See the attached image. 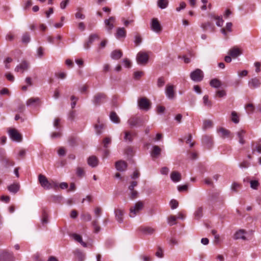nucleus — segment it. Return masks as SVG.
<instances>
[{"label": "nucleus", "instance_id": "obj_42", "mask_svg": "<svg viewBox=\"0 0 261 261\" xmlns=\"http://www.w3.org/2000/svg\"><path fill=\"white\" fill-rule=\"evenodd\" d=\"M75 254L79 259V261H83L85 258V254L79 250H75Z\"/></svg>", "mask_w": 261, "mask_h": 261}, {"label": "nucleus", "instance_id": "obj_50", "mask_svg": "<svg viewBox=\"0 0 261 261\" xmlns=\"http://www.w3.org/2000/svg\"><path fill=\"white\" fill-rule=\"evenodd\" d=\"M82 219L85 221H90L92 219L91 216L89 213H84L81 215Z\"/></svg>", "mask_w": 261, "mask_h": 261}, {"label": "nucleus", "instance_id": "obj_11", "mask_svg": "<svg viewBox=\"0 0 261 261\" xmlns=\"http://www.w3.org/2000/svg\"><path fill=\"white\" fill-rule=\"evenodd\" d=\"M41 104V101L39 97H31L28 99L26 102V105L28 107H37Z\"/></svg>", "mask_w": 261, "mask_h": 261}, {"label": "nucleus", "instance_id": "obj_63", "mask_svg": "<svg viewBox=\"0 0 261 261\" xmlns=\"http://www.w3.org/2000/svg\"><path fill=\"white\" fill-rule=\"evenodd\" d=\"M142 42V38L140 35H136L135 37V43L139 45Z\"/></svg>", "mask_w": 261, "mask_h": 261}, {"label": "nucleus", "instance_id": "obj_22", "mask_svg": "<svg viewBox=\"0 0 261 261\" xmlns=\"http://www.w3.org/2000/svg\"><path fill=\"white\" fill-rule=\"evenodd\" d=\"M245 234L246 231L245 230L240 229L235 233L234 235V239L235 240L242 239L245 240H246Z\"/></svg>", "mask_w": 261, "mask_h": 261}, {"label": "nucleus", "instance_id": "obj_43", "mask_svg": "<svg viewBox=\"0 0 261 261\" xmlns=\"http://www.w3.org/2000/svg\"><path fill=\"white\" fill-rule=\"evenodd\" d=\"M177 218L175 216L171 215L168 218V223L170 226H172L176 224Z\"/></svg>", "mask_w": 261, "mask_h": 261}, {"label": "nucleus", "instance_id": "obj_61", "mask_svg": "<svg viewBox=\"0 0 261 261\" xmlns=\"http://www.w3.org/2000/svg\"><path fill=\"white\" fill-rule=\"evenodd\" d=\"M255 151H256L259 153H261V144L260 143L257 144L255 148L253 149L252 153H254Z\"/></svg>", "mask_w": 261, "mask_h": 261}, {"label": "nucleus", "instance_id": "obj_10", "mask_svg": "<svg viewBox=\"0 0 261 261\" xmlns=\"http://www.w3.org/2000/svg\"><path fill=\"white\" fill-rule=\"evenodd\" d=\"M128 123L131 127H134L141 125L142 122L140 117H132L128 119Z\"/></svg>", "mask_w": 261, "mask_h": 261}, {"label": "nucleus", "instance_id": "obj_47", "mask_svg": "<svg viewBox=\"0 0 261 261\" xmlns=\"http://www.w3.org/2000/svg\"><path fill=\"white\" fill-rule=\"evenodd\" d=\"M111 143V138L110 137H106L102 142L103 147L106 148L108 147V145Z\"/></svg>", "mask_w": 261, "mask_h": 261}, {"label": "nucleus", "instance_id": "obj_32", "mask_svg": "<svg viewBox=\"0 0 261 261\" xmlns=\"http://www.w3.org/2000/svg\"><path fill=\"white\" fill-rule=\"evenodd\" d=\"M210 85L214 88H218L222 86L220 81L217 79H212L210 83Z\"/></svg>", "mask_w": 261, "mask_h": 261}, {"label": "nucleus", "instance_id": "obj_2", "mask_svg": "<svg viewBox=\"0 0 261 261\" xmlns=\"http://www.w3.org/2000/svg\"><path fill=\"white\" fill-rule=\"evenodd\" d=\"M8 135L13 141L20 142L22 141V136L15 128H9L8 130Z\"/></svg>", "mask_w": 261, "mask_h": 261}, {"label": "nucleus", "instance_id": "obj_45", "mask_svg": "<svg viewBox=\"0 0 261 261\" xmlns=\"http://www.w3.org/2000/svg\"><path fill=\"white\" fill-rule=\"evenodd\" d=\"M124 134L125 136L124 139L125 141H129L130 142H132L133 140L132 134L129 132H125Z\"/></svg>", "mask_w": 261, "mask_h": 261}, {"label": "nucleus", "instance_id": "obj_6", "mask_svg": "<svg viewBox=\"0 0 261 261\" xmlns=\"http://www.w3.org/2000/svg\"><path fill=\"white\" fill-rule=\"evenodd\" d=\"M148 55L146 53L140 51L137 55V61L139 64L145 65L148 61Z\"/></svg>", "mask_w": 261, "mask_h": 261}, {"label": "nucleus", "instance_id": "obj_46", "mask_svg": "<svg viewBox=\"0 0 261 261\" xmlns=\"http://www.w3.org/2000/svg\"><path fill=\"white\" fill-rule=\"evenodd\" d=\"M231 120L235 123H238L239 122V116L235 111H233L231 113Z\"/></svg>", "mask_w": 261, "mask_h": 261}, {"label": "nucleus", "instance_id": "obj_60", "mask_svg": "<svg viewBox=\"0 0 261 261\" xmlns=\"http://www.w3.org/2000/svg\"><path fill=\"white\" fill-rule=\"evenodd\" d=\"M165 84V81L164 80V78L162 77H161L158 79V82H157V85L159 87H162L163 86V85Z\"/></svg>", "mask_w": 261, "mask_h": 261}, {"label": "nucleus", "instance_id": "obj_51", "mask_svg": "<svg viewBox=\"0 0 261 261\" xmlns=\"http://www.w3.org/2000/svg\"><path fill=\"white\" fill-rule=\"evenodd\" d=\"M214 19L217 20L216 25L218 27H221L223 23L222 18L220 16H214Z\"/></svg>", "mask_w": 261, "mask_h": 261}, {"label": "nucleus", "instance_id": "obj_41", "mask_svg": "<svg viewBox=\"0 0 261 261\" xmlns=\"http://www.w3.org/2000/svg\"><path fill=\"white\" fill-rule=\"evenodd\" d=\"M245 108L248 114H252L254 111V107L252 103H248L245 105Z\"/></svg>", "mask_w": 261, "mask_h": 261}, {"label": "nucleus", "instance_id": "obj_54", "mask_svg": "<svg viewBox=\"0 0 261 261\" xmlns=\"http://www.w3.org/2000/svg\"><path fill=\"white\" fill-rule=\"evenodd\" d=\"M155 255L159 258H162L164 256L163 249L160 247H158L157 251L155 252Z\"/></svg>", "mask_w": 261, "mask_h": 261}, {"label": "nucleus", "instance_id": "obj_33", "mask_svg": "<svg viewBox=\"0 0 261 261\" xmlns=\"http://www.w3.org/2000/svg\"><path fill=\"white\" fill-rule=\"evenodd\" d=\"M202 143L206 145L208 147H211L212 145V139L211 137L205 136L202 138Z\"/></svg>", "mask_w": 261, "mask_h": 261}, {"label": "nucleus", "instance_id": "obj_55", "mask_svg": "<svg viewBox=\"0 0 261 261\" xmlns=\"http://www.w3.org/2000/svg\"><path fill=\"white\" fill-rule=\"evenodd\" d=\"M102 212V209L100 207H96L94 210V214L96 218H99Z\"/></svg>", "mask_w": 261, "mask_h": 261}, {"label": "nucleus", "instance_id": "obj_18", "mask_svg": "<svg viewBox=\"0 0 261 261\" xmlns=\"http://www.w3.org/2000/svg\"><path fill=\"white\" fill-rule=\"evenodd\" d=\"M28 68L29 64L26 61H23L16 67L15 71L16 72L20 71L23 72L24 71L27 70Z\"/></svg>", "mask_w": 261, "mask_h": 261}, {"label": "nucleus", "instance_id": "obj_34", "mask_svg": "<svg viewBox=\"0 0 261 261\" xmlns=\"http://www.w3.org/2000/svg\"><path fill=\"white\" fill-rule=\"evenodd\" d=\"M203 215V208L202 207H198L194 213V217L195 219L198 220L202 217Z\"/></svg>", "mask_w": 261, "mask_h": 261}, {"label": "nucleus", "instance_id": "obj_38", "mask_svg": "<svg viewBox=\"0 0 261 261\" xmlns=\"http://www.w3.org/2000/svg\"><path fill=\"white\" fill-rule=\"evenodd\" d=\"M203 102L204 106L208 108H211L212 106V102L208 99V96L207 95H204L203 97Z\"/></svg>", "mask_w": 261, "mask_h": 261}, {"label": "nucleus", "instance_id": "obj_39", "mask_svg": "<svg viewBox=\"0 0 261 261\" xmlns=\"http://www.w3.org/2000/svg\"><path fill=\"white\" fill-rule=\"evenodd\" d=\"M232 24L231 22H227L226 25V28H222L221 30V33L225 36H227V33L226 32V30H227L228 32H231V27Z\"/></svg>", "mask_w": 261, "mask_h": 261}, {"label": "nucleus", "instance_id": "obj_58", "mask_svg": "<svg viewBox=\"0 0 261 261\" xmlns=\"http://www.w3.org/2000/svg\"><path fill=\"white\" fill-rule=\"evenodd\" d=\"M37 55L39 58H41L44 55V49L42 47L37 49Z\"/></svg>", "mask_w": 261, "mask_h": 261}, {"label": "nucleus", "instance_id": "obj_20", "mask_svg": "<svg viewBox=\"0 0 261 261\" xmlns=\"http://www.w3.org/2000/svg\"><path fill=\"white\" fill-rule=\"evenodd\" d=\"M245 134L246 131L243 129H240L237 132V136L238 138L239 142L241 144H244L245 143V141L244 139Z\"/></svg>", "mask_w": 261, "mask_h": 261}, {"label": "nucleus", "instance_id": "obj_16", "mask_svg": "<svg viewBox=\"0 0 261 261\" xmlns=\"http://www.w3.org/2000/svg\"><path fill=\"white\" fill-rule=\"evenodd\" d=\"M260 82L257 77L250 79L248 81V86L251 89H255L260 86Z\"/></svg>", "mask_w": 261, "mask_h": 261}, {"label": "nucleus", "instance_id": "obj_57", "mask_svg": "<svg viewBox=\"0 0 261 261\" xmlns=\"http://www.w3.org/2000/svg\"><path fill=\"white\" fill-rule=\"evenodd\" d=\"M249 166H250V163L249 162H248L247 161H243L239 165V167L241 168H247Z\"/></svg>", "mask_w": 261, "mask_h": 261}, {"label": "nucleus", "instance_id": "obj_12", "mask_svg": "<svg viewBox=\"0 0 261 261\" xmlns=\"http://www.w3.org/2000/svg\"><path fill=\"white\" fill-rule=\"evenodd\" d=\"M99 36L97 34H91L88 38V40L87 42H86L84 46V48L86 49H88L90 48L91 44L96 40L99 39Z\"/></svg>", "mask_w": 261, "mask_h": 261}, {"label": "nucleus", "instance_id": "obj_36", "mask_svg": "<svg viewBox=\"0 0 261 261\" xmlns=\"http://www.w3.org/2000/svg\"><path fill=\"white\" fill-rule=\"evenodd\" d=\"M110 119L112 122L116 123L120 122V119L116 113L114 112H112L110 115Z\"/></svg>", "mask_w": 261, "mask_h": 261}, {"label": "nucleus", "instance_id": "obj_48", "mask_svg": "<svg viewBox=\"0 0 261 261\" xmlns=\"http://www.w3.org/2000/svg\"><path fill=\"white\" fill-rule=\"evenodd\" d=\"M105 128V125L103 124H97L95 125V129L96 133L98 135L102 133V129Z\"/></svg>", "mask_w": 261, "mask_h": 261}, {"label": "nucleus", "instance_id": "obj_1", "mask_svg": "<svg viewBox=\"0 0 261 261\" xmlns=\"http://www.w3.org/2000/svg\"><path fill=\"white\" fill-rule=\"evenodd\" d=\"M143 206L144 203L143 201H138L137 202L134 206L130 207L129 208V217L134 218L143 209Z\"/></svg>", "mask_w": 261, "mask_h": 261}, {"label": "nucleus", "instance_id": "obj_5", "mask_svg": "<svg viewBox=\"0 0 261 261\" xmlns=\"http://www.w3.org/2000/svg\"><path fill=\"white\" fill-rule=\"evenodd\" d=\"M203 73L199 69H196L190 74V77L194 82H198L201 81L203 79Z\"/></svg>", "mask_w": 261, "mask_h": 261}, {"label": "nucleus", "instance_id": "obj_13", "mask_svg": "<svg viewBox=\"0 0 261 261\" xmlns=\"http://www.w3.org/2000/svg\"><path fill=\"white\" fill-rule=\"evenodd\" d=\"M151 30L156 33H160L162 30V27L157 18H153L151 23Z\"/></svg>", "mask_w": 261, "mask_h": 261}, {"label": "nucleus", "instance_id": "obj_59", "mask_svg": "<svg viewBox=\"0 0 261 261\" xmlns=\"http://www.w3.org/2000/svg\"><path fill=\"white\" fill-rule=\"evenodd\" d=\"M186 4L185 2H180L179 4V6L176 8V10L177 12H179L181 10L184 9L186 8Z\"/></svg>", "mask_w": 261, "mask_h": 261}, {"label": "nucleus", "instance_id": "obj_49", "mask_svg": "<svg viewBox=\"0 0 261 261\" xmlns=\"http://www.w3.org/2000/svg\"><path fill=\"white\" fill-rule=\"evenodd\" d=\"M76 173L78 176H79L80 177H83L85 174V172H84V170L83 168H82V167H77L76 170Z\"/></svg>", "mask_w": 261, "mask_h": 261}, {"label": "nucleus", "instance_id": "obj_19", "mask_svg": "<svg viewBox=\"0 0 261 261\" xmlns=\"http://www.w3.org/2000/svg\"><path fill=\"white\" fill-rule=\"evenodd\" d=\"M126 32L124 28H118L116 30V37L120 39L126 37Z\"/></svg>", "mask_w": 261, "mask_h": 261}, {"label": "nucleus", "instance_id": "obj_53", "mask_svg": "<svg viewBox=\"0 0 261 261\" xmlns=\"http://www.w3.org/2000/svg\"><path fill=\"white\" fill-rule=\"evenodd\" d=\"M170 205L172 209H175L178 207V203L176 200L172 199L170 202Z\"/></svg>", "mask_w": 261, "mask_h": 261}, {"label": "nucleus", "instance_id": "obj_15", "mask_svg": "<svg viewBox=\"0 0 261 261\" xmlns=\"http://www.w3.org/2000/svg\"><path fill=\"white\" fill-rule=\"evenodd\" d=\"M165 92L167 97L169 99H172L174 98L175 92L174 90V86L173 85H167Z\"/></svg>", "mask_w": 261, "mask_h": 261}, {"label": "nucleus", "instance_id": "obj_9", "mask_svg": "<svg viewBox=\"0 0 261 261\" xmlns=\"http://www.w3.org/2000/svg\"><path fill=\"white\" fill-rule=\"evenodd\" d=\"M116 21L115 17L111 16L109 19L104 20L106 29L109 33H111L112 30L114 28V23Z\"/></svg>", "mask_w": 261, "mask_h": 261}, {"label": "nucleus", "instance_id": "obj_31", "mask_svg": "<svg viewBox=\"0 0 261 261\" xmlns=\"http://www.w3.org/2000/svg\"><path fill=\"white\" fill-rule=\"evenodd\" d=\"M219 132L221 134L222 137H230V132L224 128L221 127L219 129ZM231 138H232L231 137Z\"/></svg>", "mask_w": 261, "mask_h": 261}, {"label": "nucleus", "instance_id": "obj_7", "mask_svg": "<svg viewBox=\"0 0 261 261\" xmlns=\"http://www.w3.org/2000/svg\"><path fill=\"white\" fill-rule=\"evenodd\" d=\"M107 97L105 93H98L95 94L93 99V102L95 105H99L105 102Z\"/></svg>", "mask_w": 261, "mask_h": 261}, {"label": "nucleus", "instance_id": "obj_30", "mask_svg": "<svg viewBox=\"0 0 261 261\" xmlns=\"http://www.w3.org/2000/svg\"><path fill=\"white\" fill-rule=\"evenodd\" d=\"M247 181L248 182H250V187L254 190H257L259 186V183L258 182V180H249V179L247 178L246 179H244V181Z\"/></svg>", "mask_w": 261, "mask_h": 261}, {"label": "nucleus", "instance_id": "obj_21", "mask_svg": "<svg viewBox=\"0 0 261 261\" xmlns=\"http://www.w3.org/2000/svg\"><path fill=\"white\" fill-rule=\"evenodd\" d=\"M115 214L116 220L119 223H122L123 220V216L124 214V212L122 210L117 209L115 210Z\"/></svg>", "mask_w": 261, "mask_h": 261}, {"label": "nucleus", "instance_id": "obj_24", "mask_svg": "<svg viewBox=\"0 0 261 261\" xmlns=\"http://www.w3.org/2000/svg\"><path fill=\"white\" fill-rule=\"evenodd\" d=\"M88 164L92 167H95L98 165V160L95 156H91L88 159Z\"/></svg>", "mask_w": 261, "mask_h": 261}, {"label": "nucleus", "instance_id": "obj_8", "mask_svg": "<svg viewBox=\"0 0 261 261\" xmlns=\"http://www.w3.org/2000/svg\"><path fill=\"white\" fill-rule=\"evenodd\" d=\"M14 257L12 252L6 250L0 251V261H13Z\"/></svg>", "mask_w": 261, "mask_h": 261}, {"label": "nucleus", "instance_id": "obj_28", "mask_svg": "<svg viewBox=\"0 0 261 261\" xmlns=\"http://www.w3.org/2000/svg\"><path fill=\"white\" fill-rule=\"evenodd\" d=\"M122 56V53L120 50H115L111 54V57L114 60H118Z\"/></svg>", "mask_w": 261, "mask_h": 261}, {"label": "nucleus", "instance_id": "obj_29", "mask_svg": "<svg viewBox=\"0 0 261 261\" xmlns=\"http://www.w3.org/2000/svg\"><path fill=\"white\" fill-rule=\"evenodd\" d=\"M141 231L145 234H151L155 230L151 227H142L140 228Z\"/></svg>", "mask_w": 261, "mask_h": 261}, {"label": "nucleus", "instance_id": "obj_25", "mask_svg": "<svg viewBox=\"0 0 261 261\" xmlns=\"http://www.w3.org/2000/svg\"><path fill=\"white\" fill-rule=\"evenodd\" d=\"M70 236L76 242L80 243L83 247H86L87 244L83 241L82 237L76 233H72Z\"/></svg>", "mask_w": 261, "mask_h": 261}, {"label": "nucleus", "instance_id": "obj_52", "mask_svg": "<svg viewBox=\"0 0 261 261\" xmlns=\"http://www.w3.org/2000/svg\"><path fill=\"white\" fill-rule=\"evenodd\" d=\"M216 96L221 98L226 95V92L224 90H218L216 93Z\"/></svg>", "mask_w": 261, "mask_h": 261}, {"label": "nucleus", "instance_id": "obj_14", "mask_svg": "<svg viewBox=\"0 0 261 261\" xmlns=\"http://www.w3.org/2000/svg\"><path fill=\"white\" fill-rule=\"evenodd\" d=\"M242 54V51L237 46H234L230 48L228 51V55H229L232 58H236Z\"/></svg>", "mask_w": 261, "mask_h": 261}, {"label": "nucleus", "instance_id": "obj_40", "mask_svg": "<svg viewBox=\"0 0 261 261\" xmlns=\"http://www.w3.org/2000/svg\"><path fill=\"white\" fill-rule=\"evenodd\" d=\"M31 40L30 35L29 33L26 32L23 34L21 38V40L22 43L27 44Z\"/></svg>", "mask_w": 261, "mask_h": 261}, {"label": "nucleus", "instance_id": "obj_17", "mask_svg": "<svg viewBox=\"0 0 261 261\" xmlns=\"http://www.w3.org/2000/svg\"><path fill=\"white\" fill-rule=\"evenodd\" d=\"M115 167L118 171H124L126 169L127 164L124 161H119L116 162Z\"/></svg>", "mask_w": 261, "mask_h": 261}, {"label": "nucleus", "instance_id": "obj_26", "mask_svg": "<svg viewBox=\"0 0 261 261\" xmlns=\"http://www.w3.org/2000/svg\"><path fill=\"white\" fill-rule=\"evenodd\" d=\"M20 189V185L18 183H14L8 187V190L12 193H16Z\"/></svg>", "mask_w": 261, "mask_h": 261}, {"label": "nucleus", "instance_id": "obj_35", "mask_svg": "<svg viewBox=\"0 0 261 261\" xmlns=\"http://www.w3.org/2000/svg\"><path fill=\"white\" fill-rule=\"evenodd\" d=\"M92 225L93 227L95 233H97L100 231L101 228L98 225V218H96V219L92 222Z\"/></svg>", "mask_w": 261, "mask_h": 261}, {"label": "nucleus", "instance_id": "obj_37", "mask_svg": "<svg viewBox=\"0 0 261 261\" xmlns=\"http://www.w3.org/2000/svg\"><path fill=\"white\" fill-rule=\"evenodd\" d=\"M168 5V0H158V6L162 9H165Z\"/></svg>", "mask_w": 261, "mask_h": 261}, {"label": "nucleus", "instance_id": "obj_23", "mask_svg": "<svg viewBox=\"0 0 261 261\" xmlns=\"http://www.w3.org/2000/svg\"><path fill=\"white\" fill-rule=\"evenodd\" d=\"M170 177L173 182H177L181 180V174L177 171H173L171 173Z\"/></svg>", "mask_w": 261, "mask_h": 261}, {"label": "nucleus", "instance_id": "obj_4", "mask_svg": "<svg viewBox=\"0 0 261 261\" xmlns=\"http://www.w3.org/2000/svg\"><path fill=\"white\" fill-rule=\"evenodd\" d=\"M138 105L140 109L147 111L150 108L151 102L146 97H142L138 99Z\"/></svg>", "mask_w": 261, "mask_h": 261}, {"label": "nucleus", "instance_id": "obj_44", "mask_svg": "<svg viewBox=\"0 0 261 261\" xmlns=\"http://www.w3.org/2000/svg\"><path fill=\"white\" fill-rule=\"evenodd\" d=\"M213 122L210 120H205L203 122V128L204 129H206L207 128H210L212 127Z\"/></svg>", "mask_w": 261, "mask_h": 261}, {"label": "nucleus", "instance_id": "obj_27", "mask_svg": "<svg viewBox=\"0 0 261 261\" xmlns=\"http://www.w3.org/2000/svg\"><path fill=\"white\" fill-rule=\"evenodd\" d=\"M161 149L157 145L152 147V150L151 152V155L152 158H157L161 154Z\"/></svg>", "mask_w": 261, "mask_h": 261}, {"label": "nucleus", "instance_id": "obj_56", "mask_svg": "<svg viewBox=\"0 0 261 261\" xmlns=\"http://www.w3.org/2000/svg\"><path fill=\"white\" fill-rule=\"evenodd\" d=\"M138 192L136 190L130 191V198L132 200L137 198Z\"/></svg>", "mask_w": 261, "mask_h": 261}, {"label": "nucleus", "instance_id": "obj_62", "mask_svg": "<svg viewBox=\"0 0 261 261\" xmlns=\"http://www.w3.org/2000/svg\"><path fill=\"white\" fill-rule=\"evenodd\" d=\"M240 188V185L236 182H233L231 185V190L234 192H237Z\"/></svg>", "mask_w": 261, "mask_h": 261}, {"label": "nucleus", "instance_id": "obj_64", "mask_svg": "<svg viewBox=\"0 0 261 261\" xmlns=\"http://www.w3.org/2000/svg\"><path fill=\"white\" fill-rule=\"evenodd\" d=\"M138 185V182L136 181H133L130 182V185L128 187L129 191L134 190V188Z\"/></svg>", "mask_w": 261, "mask_h": 261}, {"label": "nucleus", "instance_id": "obj_3", "mask_svg": "<svg viewBox=\"0 0 261 261\" xmlns=\"http://www.w3.org/2000/svg\"><path fill=\"white\" fill-rule=\"evenodd\" d=\"M39 182L42 188L46 190H49L53 188L52 184L49 182L46 177L41 174L38 175Z\"/></svg>", "mask_w": 261, "mask_h": 261}]
</instances>
